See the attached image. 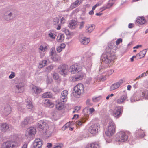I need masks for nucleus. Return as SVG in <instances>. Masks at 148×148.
<instances>
[{
	"instance_id": "nucleus-1",
	"label": "nucleus",
	"mask_w": 148,
	"mask_h": 148,
	"mask_svg": "<svg viewBox=\"0 0 148 148\" xmlns=\"http://www.w3.org/2000/svg\"><path fill=\"white\" fill-rule=\"evenodd\" d=\"M102 60L103 61V64L106 68L108 66H111L110 63L112 64L114 62L113 60L114 58V56H111L110 54L108 55H103L101 57Z\"/></svg>"
},
{
	"instance_id": "nucleus-2",
	"label": "nucleus",
	"mask_w": 148,
	"mask_h": 148,
	"mask_svg": "<svg viewBox=\"0 0 148 148\" xmlns=\"http://www.w3.org/2000/svg\"><path fill=\"white\" fill-rule=\"evenodd\" d=\"M115 132V127L114 123L113 121L110 122L107 130L106 132V135L108 136H112L114 134Z\"/></svg>"
},
{
	"instance_id": "nucleus-3",
	"label": "nucleus",
	"mask_w": 148,
	"mask_h": 148,
	"mask_svg": "<svg viewBox=\"0 0 148 148\" xmlns=\"http://www.w3.org/2000/svg\"><path fill=\"white\" fill-rule=\"evenodd\" d=\"M82 68V67L79 64L76 63L71 66L69 70L72 74H75L81 72Z\"/></svg>"
},
{
	"instance_id": "nucleus-4",
	"label": "nucleus",
	"mask_w": 148,
	"mask_h": 148,
	"mask_svg": "<svg viewBox=\"0 0 148 148\" xmlns=\"http://www.w3.org/2000/svg\"><path fill=\"white\" fill-rule=\"evenodd\" d=\"M127 135L124 132H120L117 134L116 140L119 142H124L127 140Z\"/></svg>"
},
{
	"instance_id": "nucleus-5",
	"label": "nucleus",
	"mask_w": 148,
	"mask_h": 148,
	"mask_svg": "<svg viewBox=\"0 0 148 148\" xmlns=\"http://www.w3.org/2000/svg\"><path fill=\"white\" fill-rule=\"evenodd\" d=\"M100 126L98 123H95L89 127L88 131L91 134H96L98 133Z\"/></svg>"
},
{
	"instance_id": "nucleus-6",
	"label": "nucleus",
	"mask_w": 148,
	"mask_h": 148,
	"mask_svg": "<svg viewBox=\"0 0 148 148\" xmlns=\"http://www.w3.org/2000/svg\"><path fill=\"white\" fill-rule=\"evenodd\" d=\"M79 73L75 76L70 77L69 79L71 81L75 82L76 81L82 80L84 77L85 74L82 72Z\"/></svg>"
},
{
	"instance_id": "nucleus-7",
	"label": "nucleus",
	"mask_w": 148,
	"mask_h": 148,
	"mask_svg": "<svg viewBox=\"0 0 148 148\" xmlns=\"http://www.w3.org/2000/svg\"><path fill=\"white\" fill-rule=\"evenodd\" d=\"M123 108L121 107H118L115 109L112 112V115L116 118L120 117L122 114Z\"/></svg>"
},
{
	"instance_id": "nucleus-8",
	"label": "nucleus",
	"mask_w": 148,
	"mask_h": 148,
	"mask_svg": "<svg viewBox=\"0 0 148 148\" xmlns=\"http://www.w3.org/2000/svg\"><path fill=\"white\" fill-rule=\"evenodd\" d=\"M16 146L15 142L7 141L3 143L2 148H14Z\"/></svg>"
},
{
	"instance_id": "nucleus-9",
	"label": "nucleus",
	"mask_w": 148,
	"mask_h": 148,
	"mask_svg": "<svg viewBox=\"0 0 148 148\" xmlns=\"http://www.w3.org/2000/svg\"><path fill=\"white\" fill-rule=\"evenodd\" d=\"M68 68L67 65H63L58 67L59 72L62 75H67L68 71Z\"/></svg>"
},
{
	"instance_id": "nucleus-10",
	"label": "nucleus",
	"mask_w": 148,
	"mask_h": 148,
	"mask_svg": "<svg viewBox=\"0 0 148 148\" xmlns=\"http://www.w3.org/2000/svg\"><path fill=\"white\" fill-rule=\"evenodd\" d=\"M36 129L33 127H30L29 129H27V132L26 134V136L29 138H32L34 136L36 133Z\"/></svg>"
},
{
	"instance_id": "nucleus-11",
	"label": "nucleus",
	"mask_w": 148,
	"mask_h": 148,
	"mask_svg": "<svg viewBox=\"0 0 148 148\" xmlns=\"http://www.w3.org/2000/svg\"><path fill=\"white\" fill-rule=\"evenodd\" d=\"M34 121V120L32 116H29L24 119L21 123V125L22 127H24L28 124H30Z\"/></svg>"
},
{
	"instance_id": "nucleus-12",
	"label": "nucleus",
	"mask_w": 148,
	"mask_h": 148,
	"mask_svg": "<svg viewBox=\"0 0 148 148\" xmlns=\"http://www.w3.org/2000/svg\"><path fill=\"white\" fill-rule=\"evenodd\" d=\"M84 87L83 85L81 83H79L74 87L73 91L75 92H83Z\"/></svg>"
},
{
	"instance_id": "nucleus-13",
	"label": "nucleus",
	"mask_w": 148,
	"mask_h": 148,
	"mask_svg": "<svg viewBox=\"0 0 148 148\" xmlns=\"http://www.w3.org/2000/svg\"><path fill=\"white\" fill-rule=\"evenodd\" d=\"M60 21L61 24H63L65 23L66 20L64 18L60 16L59 18L56 17L53 19V23L54 25H57L59 24Z\"/></svg>"
},
{
	"instance_id": "nucleus-14",
	"label": "nucleus",
	"mask_w": 148,
	"mask_h": 148,
	"mask_svg": "<svg viewBox=\"0 0 148 148\" xmlns=\"http://www.w3.org/2000/svg\"><path fill=\"white\" fill-rule=\"evenodd\" d=\"M114 3V1L113 0H109L107 4L103 7L100 8V10L103 11L107 9H109L112 7Z\"/></svg>"
},
{
	"instance_id": "nucleus-15",
	"label": "nucleus",
	"mask_w": 148,
	"mask_h": 148,
	"mask_svg": "<svg viewBox=\"0 0 148 148\" xmlns=\"http://www.w3.org/2000/svg\"><path fill=\"white\" fill-rule=\"evenodd\" d=\"M42 144V141L40 138H36L33 142L34 148H40Z\"/></svg>"
},
{
	"instance_id": "nucleus-16",
	"label": "nucleus",
	"mask_w": 148,
	"mask_h": 148,
	"mask_svg": "<svg viewBox=\"0 0 148 148\" xmlns=\"http://www.w3.org/2000/svg\"><path fill=\"white\" fill-rule=\"evenodd\" d=\"M123 82V80H121L118 82L110 86V90H113L117 89L122 84Z\"/></svg>"
},
{
	"instance_id": "nucleus-17",
	"label": "nucleus",
	"mask_w": 148,
	"mask_h": 148,
	"mask_svg": "<svg viewBox=\"0 0 148 148\" xmlns=\"http://www.w3.org/2000/svg\"><path fill=\"white\" fill-rule=\"evenodd\" d=\"M147 51V49H145L137 54L136 55V59H140L143 58L145 56Z\"/></svg>"
},
{
	"instance_id": "nucleus-18",
	"label": "nucleus",
	"mask_w": 148,
	"mask_h": 148,
	"mask_svg": "<svg viewBox=\"0 0 148 148\" xmlns=\"http://www.w3.org/2000/svg\"><path fill=\"white\" fill-rule=\"evenodd\" d=\"M11 111V110L10 105L7 104L5 107L3 112L5 115L7 116L10 113Z\"/></svg>"
},
{
	"instance_id": "nucleus-19",
	"label": "nucleus",
	"mask_w": 148,
	"mask_h": 148,
	"mask_svg": "<svg viewBox=\"0 0 148 148\" xmlns=\"http://www.w3.org/2000/svg\"><path fill=\"white\" fill-rule=\"evenodd\" d=\"M79 40L82 44L86 45L89 42L90 39L89 38L83 37L80 38Z\"/></svg>"
},
{
	"instance_id": "nucleus-20",
	"label": "nucleus",
	"mask_w": 148,
	"mask_h": 148,
	"mask_svg": "<svg viewBox=\"0 0 148 148\" xmlns=\"http://www.w3.org/2000/svg\"><path fill=\"white\" fill-rule=\"evenodd\" d=\"M44 103L46 106L50 108H53L54 106L53 103L48 99H46L44 101Z\"/></svg>"
},
{
	"instance_id": "nucleus-21",
	"label": "nucleus",
	"mask_w": 148,
	"mask_h": 148,
	"mask_svg": "<svg viewBox=\"0 0 148 148\" xmlns=\"http://www.w3.org/2000/svg\"><path fill=\"white\" fill-rule=\"evenodd\" d=\"M95 28V26L92 24H88L86 27V32L91 33Z\"/></svg>"
},
{
	"instance_id": "nucleus-22",
	"label": "nucleus",
	"mask_w": 148,
	"mask_h": 148,
	"mask_svg": "<svg viewBox=\"0 0 148 148\" xmlns=\"http://www.w3.org/2000/svg\"><path fill=\"white\" fill-rule=\"evenodd\" d=\"M46 125V123L43 120H40L37 123V127L42 130L44 129Z\"/></svg>"
},
{
	"instance_id": "nucleus-23",
	"label": "nucleus",
	"mask_w": 148,
	"mask_h": 148,
	"mask_svg": "<svg viewBox=\"0 0 148 148\" xmlns=\"http://www.w3.org/2000/svg\"><path fill=\"white\" fill-rule=\"evenodd\" d=\"M85 148H99V144L96 143L88 144Z\"/></svg>"
},
{
	"instance_id": "nucleus-24",
	"label": "nucleus",
	"mask_w": 148,
	"mask_h": 148,
	"mask_svg": "<svg viewBox=\"0 0 148 148\" xmlns=\"http://www.w3.org/2000/svg\"><path fill=\"white\" fill-rule=\"evenodd\" d=\"M1 130L2 131L5 132L9 128V125L5 123H2L1 125Z\"/></svg>"
},
{
	"instance_id": "nucleus-25",
	"label": "nucleus",
	"mask_w": 148,
	"mask_h": 148,
	"mask_svg": "<svg viewBox=\"0 0 148 148\" xmlns=\"http://www.w3.org/2000/svg\"><path fill=\"white\" fill-rule=\"evenodd\" d=\"M127 98L126 95H124L121 96L120 98L117 100L118 103L121 104L123 103Z\"/></svg>"
},
{
	"instance_id": "nucleus-26",
	"label": "nucleus",
	"mask_w": 148,
	"mask_h": 148,
	"mask_svg": "<svg viewBox=\"0 0 148 148\" xmlns=\"http://www.w3.org/2000/svg\"><path fill=\"white\" fill-rule=\"evenodd\" d=\"M68 93H61L60 100L63 102H66L67 101V95Z\"/></svg>"
},
{
	"instance_id": "nucleus-27",
	"label": "nucleus",
	"mask_w": 148,
	"mask_h": 148,
	"mask_svg": "<svg viewBox=\"0 0 148 148\" xmlns=\"http://www.w3.org/2000/svg\"><path fill=\"white\" fill-rule=\"evenodd\" d=\"M63 32L69 37L71 38L74 35L73 32H70L69 30L66 28L63 29Z\"/></svg>"
},
{
	"instance_id": "nucleus-28",
	"label": "nucleus",
	"mask_w": 148,
	"mask_h": 148,
	"mask_svg": "<svg viewBox=\"0 0 148 148\" xmlns=\"http://www.w3.org/2000/svg\"><path fill=\"white\" fill-rule=\"evenodd\" d=\"M137 22L140 24H143L146 22V20L143 17H138L136 20Z\"/></svg>"
},
{
	"instance_id": "nucleus-29",
	"label": "nucleus",
	"mask_w": 148,
	"mask_h": 148,
	"mask_svg": "<svg viewBox=\"0 0 148 148\" xmlns=\"http://www.w3.org/2000/svg\"><path fill=\"white\" fill-rule=\"evenodd\" d=\"M76 24V22L75 20H71L69 22V27L71 29H74L75 28Z\"/></svg>"
},
{
	"instance_id": "nucleus-30",
	"label": "nucleus",
	"mask_w": 148,
	"mask_h": 148,
	"mask_svg": "<svg viewBox=\"0 0 148 148\" xmlns=\"http://www.w3.org/2000/svg\"><path fill=\"white\" fill-rule=\"evenodd\" d=\"M81 3V0H77L71 4V7L72 8H74L79 5Z\"/></svg>"
},
{
	"instance_id": "nucleus-31",
	"label": "nucleus",
	"mask_w": 148,
	"mask_h": 148,
	"mask_svg": "<svg viewBox=\"0 0 148 148\" xmlns=\"http://www.w3.org/2000/svg\"><path fill=\"white\" fill-rule=\"evenodd\" d=\"M64 39V35L61 33H59L57 37V40L58 42H61Z\"/></svg>"
},
{
	"instance_id": "nucleus-32",
	"label": "nucleus",
	"mask_w": 148,
	"mask_h": 148,
	"mask_svg": "<svg viewBox=\"0 0 148 148\" xmlns=\"http://www.w3.org/2000/svg\"><path fill=\"white\" fill-rule=\"evenodd\" d=\"M66 47V45L64 43H62L59 46H58L56 50L59 53L61 52L62 50L64 48Z\"/></svg>"
},
{
	"instance_id": "nucleus-33",
	"label": "nucleus",
	"mask_w": 148,
	"mask_h": 148,
	"mask_svg": "<svg viewBox=\"0 0 148 148\" xmlns=\"http://www.w3.org/2000/svg\"><path fill=\"white\" fill-rule=\"evenodd\" d=\"M26 101L27 103V108L30 109H32L33 106L30 100L29 99H27Z\"/></svg>"
},
{
	"instance_id": "nucleus-34",
	"label": "nucleus",
	"mask_w": 148,
	"mask_h": 148,
	"mask_svg": "<svg viewBox=\"0 0 148 148\" xmlns=\"http://www.w3.org/2000/svg\"><path fill=\"white\" fill-rule=\"evenodd\" d=\"M56 107L58 110H60L64 108V105L63 103L58 102L56 104Z\"/></svg>"
},
{
	"instance_id": "nucleus-35",
	"label": "nucleus",
	"mask_w": 148,
	"mask_h": 148,
	"mask_svg": "<svg viewBox=\"0 0 148 148\" xmlns=\"http://www.w3.org/2000/svg\"><path fill=\"white\" fill-rule=\"evenodd\" d=\"M51 58L54 61H58L60 60V57L56 54L51 56Z\"/></svg>"
},
{
	"instance_id": "nucleus-36",
	"label": "nucleus",
	"mask_w": 148,
	"mask_h": 148,
	"mask_svg": "<svg viewBox=\"0 0 148 148\" xmlns=\"http://www.w3.org/2000/svg\"><path fill=\"white\" fill-rule=\"evenodd\" d=\"M32 89L34 91L36 90V92H42V90L39 88H38L32 85Z\"/></svg>"
},
{
	"instance_id": "nucleus-37",
	"label": "nucleus",
	"mask_w": 148,
	"mask_h": 148,
	"mask_svg": "<svg viewBox=\"0 0 148 148\" xmlns=\"http://www.w3.org/2000/svg\"><path fill=\"white\" fill-rule=\"evenodd\" d=\"M39 49L42 51H45L47 49V45L44 44L40 45L39 47Z\"/></svg>"
},
{
	"instance_id": "nucleus-38",
	"label": "nucleus",
	"mask_w": 148,
	"mask_h": 148,
	"mask_svg": "<svg viewBox=\"0 0 148 148\" xmlns=\"http://www.w3.org/2000/svg\"><path fill=\"white\" fill-rule=\"evenodd\" d=\"M50 93H44L42 95V97L44 98H51L52 97V96L51 94H49Z\"/></svg>"
},
{
	"instance_id": "nucleus-39",
	"label": "nucleus",
	"mask_w": 148,
	"mask_h": 148,
	"mask_svg": "<svg viewBox=\"0 0 148 148\" xmlns=\"http://www.w3.org/2000/svg\"><path fill=\"white\" fill-rule=\"evenodd\" d=\"M47 63V60H43L40 63L39 66L40 68L43 67L46 65Z\"/></svg>"
},
{
	"instance_id": "nucleus-40",
	"label": "nucleus",
	"mask_w": 148,
	"mask_h": 148,
	"mask_svg": "<svg viewBox=\"0 0 148 148\" xmlns=\"http://www.w3.org/2000/svg\"><path fill=\"white\" fill-rule=\"evenodd\" d=\"M101 99V96H98L97 97H94L92 98V101L94 102H96L99 101Z\"/></svg>"
},
{
	"instance_id": "nucleus-41",
	"label": "nucleus",
	"mask_w": 148,
	"mask_h": 148,
	"mask_svg": "<svg viewBox=\"0 0 148 148\" xmlns=\"http://www.w3.org/2000/svg\"><path fill=\"white\" fill-rule=\"evenodd\" d=\"M114 70L113 69H110L106 73L105 76H109L112 75L114 72Z\"/></svg>"
},
{
	"instance_id": "nucleus-42",
	"label": "nucleus",
	"mask_w": 148,
	"mask_h": 148,
	"mask_svg": "<svg viewBox=\"0 0 148 148\" xmlns=\"http://www.w3.org/2000/svg\"><path fill=\"white\" fill-rule=\"evenodd\" d=\"M86 120L84 119H82L80 120H78L76 121V123L79 125H81L82 123H83L85 122Z\"/></svg>"
},
{
	"instance_id": "nucleus-43",
	"label": "nucleus",
	"mask_w": 148,
	"mask_h": 148,
	"mask_svg": "<svg viewBox=\"0 0 148 148\" xmlns=\"http://www.w3.org/2000/svg\"><path fill=\"white\" fill-rule=\"evenodd\" d=\"M95 80L91 78H88L87 80L86 83L88 84H90L92 83H94Z\"/></svg>"
},
{
	"instance_id": "nucleus-44",
	"label": "nucleus",
	"mask_w": 148,
	"mask_h": 148,
	"mask_svg": "<svg viewBox=\"0 0 148 148\" xmlns=\"http://www.w3.org/2000/svg\"><path fill=\"white\" fill-rule=\"evenodd\" d=\"M147 75V74H146V73H145L144 72L143 73L141 74L139 76H138L137 77L135 80H136L138 79H140V78H142L145 76H146Z\"/></svg>"
},
{
	"instance_id": "nucleus-45",
	"label": "nucleus",
	"mask_w": 148,
	"mask_h": 148,
	"mask_svg": "<svg viewBox=\"0 0 148 148\" xmlns=\"http://www.w3.org/2000/svg\"><path fill=\"white\" fill-rule=\"evenodd\" d=\"M48 35L49 37L52 39H55V38L56 35L54 33L50 32L49 34Z\"/></svg>"
},
{
	"instance_id": "nucleus-46",
	"label": "nucleus",
	"mask_w": 148,
	"mask_h": 148,
	"mask_svg": "<svg viewBox=\"0 0 148 148\" xmlns=\"http://www.w3.org/2000/svg\"><path fill=\"white\" fill-rule=\"evenodd\" d=\"M53 77L55 80H58L59 78L58 74L56 73H54L53 74Z\"/></svg>"
},
{
	"instance_id": "nucleus-47",
	"label": "nucleus",
	"mask_w": 148,
	"mask_h": 148,
	"mask_svg": "<svg viewBox=\"0 0 148 148\" xmlns=\"http://www.w3.org/2000/svg\"><path fill=\"white\" fill-rule=\"evenodd\" d=\"M142 95L143 98L148 99V93H142Z\"/></svg>"
},
{
	"instance_id": "nucleus-48",
	"label": "nucleus",
	"mask_w": 148,
	"mask_h": 148,
	"mask_svg": "<svg viewBox=\"0 0 148 148\" xmlns=\"http://www.w3.org/2000/svg\"><path fill=\"white\" fill-rule=\"evenodd\" d=\"M81 93H72L71 95H73L75 97L78 98L80 97Z\"/></svg>"
},
{
	"instance_id": "nucleus-49",
	"label": "nucleus",
	"mask_w": 148,
	"mask_h": 148,
	"mask_svg": "<svg viewBox=\"0 0 148 148\" xmlns=\"http://www.w3.org/2000/svg\"><path fill=\"white\" fill-rule=\"evenodd\" d=\"M12 14L10 13L8 15L5 16V19L7 20H10L12 18L11 16Z\"/></svg>"
},
{
	"instance_id": "nucleus-50",
	"label": "nucleus",
	"mask_w": 148,
	"mask_h": 148,
	"mask_svg": "<svg viewBox=\"0 0 148 148\" xmlns=\"http://www.w3.org/2000/svg\"><path fill=\"white\" fill-rule=\"evenodd\" d=\"M53 68V66L52 65H50L46 68V71L49 72Z\"/></svg>"
},
{
	"instance_id": "nucleus-51",
	"label": "nucleus",
	"mask_w": 148,
	"mask_h": 148,
	"mask_svg": "<svg viewBox=\"0 0 148 148\" xmlns=\"http://www.w3.org/2000/svg\"><path fill=\"white\" fill-rule=\"evenodd\" d=\"M55 51V49L53 48H52L51 49L50 52V55L51 57V56L55 54H56L55 53H54V52Z\"/></svg>"
},
{
	"instance_id": "nucleus-52",
	"label": "nucleus",
	"mask_w": 148,
	"mask_h": 148,
	"mask_svg": "<svg viewBox=\"0 0 148 148\" xmlns=\"http://www.w3.org/2000/svg\"><path fill=\"white\" fill-rule=\"evenodd\" d=\"M85 24V22L83 21H82L79 23V28L81 29L83 28L84 27V25Z\"/></svg>"
},
{
	"instance_id": "nucleus-53",
	"label": "nucleus",
	"mask_w": 148,
	"mask_h": 148,
	"mask_svg": "<svg viewBox=\"0 0 148 148\" xmlns=\"http://www.w3.org/2000/svg\"><path fill=\"white\" fill-rule=\"evenodd\" d=\"M86 104L89 106H92V103H90V100L88 99L86 102Z\"/></svg>"
},
{
	"instance_id": "nucleus-54",
	"label": "nucleus",
	"mask_w": 148,
	"mask_h": 148,
	"mask_svg": "<svg viewBox=\"0 0 148 148\" xmlns=\"http://www.w3.org/2000/svg\"><path fill=\"white\" fill-rule=\"evenodd\" d=\"M122 42V39L120 38L118 39L117 40L116 42V44L118 45H119L120 43H121Z\"/></svg>"
},
{
	"instance_id": "nucleus-55",
	"label": "nucleus",
	"mask_w": 148,
	"mask_h": 148,
	"mask_svg": "<svg viewBox=\"0 0 148 148\" xmlns=\"http://www.w3.org/2000/svg\"><path fill=\"white\" fill-rule=\"evenodd\" d=\"M15 76V73L14 72H12L11 74L9 75V78L10 79H12Z\"/></svg>"
},
{
	"instance_id": "nucleus-56",
	"label": "nucleus",
	"mask_w": 148,
	"mask_h": 148,
	"mask_svg": "<svg viewBox=\"0 0 148 148\" xmlns=\"http://www.w3.org/2000/svg\"><path fill=\"white\" fill-rule=\"evenodd\" d=\"M53 91L54 92H60V89H58V87H55L54 88H53Z\"/></svg>"
},
{
	"instance_id": "nucleus-57",
	"label": "nucleus",
	"mask_w": 148,
	"mask_h": 148,
	"mask_svg": "<svg viewBox=\"0 0 148 148\" xmlns=\"http://www.w3.org/2000/svg\"><path fill=\"white\" fill-rule=\"evenodd\" d=\"M23 86V84L22 83H20L18 84V85L16 86V87L18 89H19L21 88V87Z\"/></svg>"
},
{
	"instance_id": "nucleus-58",
	"label": "nucleus",
	"mask_w": 148,
	"mask_h": 148,
	"mask_svg": "<svg viewBox=\"0 0 148 148\" xmlns=\"http://www.w3.org/2000/svg\"><path fill=\"white\" fill-rule=\"evenodd\" d=\"M99 79L103 81L105 80L106 79V78L105 76L102 75L100 77Z\"/></svg>"
},
{
	"instance_id": "nucleus-59",
	"label": "nucleus",
	"mask_w": 148,
	"mask_h": 148,
	"mask_svg": "<svg viewBox=\"0 0 148 148\" xmlns=\"http://www.w3.org/2000/svg\"><path fill=\"white\" fill-rule=\"evenodd\" d=\"M105 67H104L103 66H100L99 68V72L98 73H99L101 72H102V71H103L104 69H105Z\"/></svg>"
},
{
	"instance_id": "nucleus-60",
	"label": "nucleus",
	"mask_w": 148,
	"mask_h": 148,
	"mask_svg": "<svg viewBox=\"0 0 148 148\" xmlns=\"http://www.w3.org/2000/svg\"><path fill=\"white\" fill-rule=\"evenodd\" d=\"M103 3V1H100L96 4V5L97 6H98L101 5Z\"/></svg>"
},
{
	"instance_id": "nucleus-61",
	"label": "nucleus",
	"mask_w": 148,
	"mask_h": 148,
	"mask_svg": "<svg viewBox=\"0 0 148 148\" xmlns=\"http://www.w3.org/2000/svg\"><path fill=\"white\" fill-rule=\"evenodd\" d=\"M81 107L80 106H76L74 107V109L75 111H76L77 112L80 109Z\"/></svg>"
},
{
	"instance_id": "nucleus-62",
	"label": "nucleus",
	"mask_w": 148,
	"mask_h": 148,
	"mask_svg": "<svg viewBox=\"0 0 148 148\" xmlns=\"http://www.w3.org/2000/svg\"><path fill=\"white\" fill-rule=\"evenodd\" d=\"M62 24H61L60 23V24H59L58 25V26L56 28V29L57 30H59L60 29H61V25H62Z\"/></svg>"
},
{
	"instance_id": "nucleus-63",
	"label": "nucleus",
	"mask_w": 148,
	"mask_h": 148,
	"mask_svg": "<svg viewBox=\"0 0 148 148\" xmlns=\"http://www.w3.org/2000/svg\"><path fill=\"white\" fill-rule=\"evenodd\" d=\"M95 111L94 108H93L89 109V112L90 113H92Z\"/></svg>"
},
{
	"instance_id": "nucleus-64",
	"label": "nucleus",
	"mask_w": 148,
	"mask_h": 148,
	"mask_svg": "<svg viewBox=\"0 0 148 148\" xmlns=\"http://www.w3.org/2000/svg\"><path fill=\"white\" fill-rule=\"evenodd\" d=\"M61 147L59 145H55L53 148H61Z\"/></svg>"
}]
</instances>
